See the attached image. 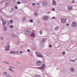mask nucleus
Wrapping results in <instances>:
<instances>
[{
    "label": "nucleus",
    "instance_id": "nucleus-1",
    "mask_svg": "<svg viewBox=\"0 0 77 77\" xmlns=\"http://www.w3.org/2000/svg\"><path fill=\"white\" fill-rule=\"evenodd\" d=\"M10 48V44L9 42H8L5 46V51H9V48Z\"/></svg>",
    "mask_w": 77,
    "mask_h": 77
},
{
    "label": "nucleus",
    "instance_id": "nucleus-2",
    "mask_svg": "<svg viewBox=\"0 0 77 77\" xmlns=\"http://www.w3.org/2000/svg\"><path fill=\"white\" fill-rule=\"evenodd\" d=\"M61 20V23L62 24H63L64 23H65L66 22V19L65 18H62L60 19Z\"/></svg>",
    "mask_w": 77,
    "mask_h": 77
},
{
    "label": "nucleus",
    "instance_id": "nucleus-3",
    "mask_svg": "<svg viewBox=\"0 0 77 77\" xmlns=\"http://www.w3.org/2000/svg\"><path fill=\"white\" fill-rule=\"evenodd\" d=\"M43 5L44 6H47L48 5V2L47 1H44L43 2Z\"/></svg>",
    "mask_w": 77,
    "mask_h": 77
},
{
    "label": "nucleus",
    "instance_id": "nucleus-4",
    "mask_svg": "<svg viewBox=\"0 0 77 77\" xmlns=\"http://www.w3.org/2000/svg\"><path fill=\"white\" fill-rule=\"evenodd\" d=\"M45 64H43L41 67H38V69H42V70H43V69H44V68H45Z\"/></svg>",
    "mask_w": 77,
    "mask_h": 77
},
{
    "label": "nucleus",
    "instance_id": "nucleus-5",
    "mask_svg": "<svg viewBox=\"0 0 77 77\" xmlns=\"http://www.w3.org/2000/svg\"><path fill=\"white\" fill-rule=\"evenodd\" d=\"M19 53L18 51H11L10 52V53L11 54H18Z\"/></svg>",
    "mask_w": 77,
    "mask_h": 77
},
{
    "label": "nucleus",
    "instance_id": "nucleus-6",
    "mask_svg": "<svg viewBox=\"0 0 77 77\" xmlns=\"http://www.w3.org/2000/svg\"><path fill=\"white\" fill-rule=\"evenodd\" d=\"M70 70L71 72H75V69L73 67H71L70 69Z\"/></svg>",
    "mask_w": 77,
    "mask_h": 77
},
{
    "label": "nucleus",
    "instance_id": "nucleus-7",
    "mask_svg": "<svg viewBox=\"0 0 77 77\" xmlns=\"http://www.w3.org/2000/svg\"><path fill=\"white\" fill-rule=\"evenodd\" d=\"M36 64L37 65H41V64H42V62L40 60L36 62Z\"/></svg>",
    "mask_w": 77,
    "mask_h": 77
},
{
    "label": "nucleus",
    "instance_id": "nucleus-8",
    "mask_svg": "<svg viewBox=\"0 0 77 77\" xmlns=\"http://www.w3.org/2000/svg\"><path fill=\"white\" fill-rule=\"evenodd\" d=\"M36 54L37 56L40 57H42H42H43V56H42V55L40 54H39L37 52H36Z\"/></svg>",
    "mask_w": 77,
    "mask_h": 77
},
{
    "label": "nucleus",
    "instance_id": "nucleus-9",
    "mask_svg": "<svg viewBox=\"0 0 77 77\" xmlns=\"http://www.w3.org/2000/svg\"><path fill=\"white\" fill-rule=\"evenodd\" d=\"M52 4L53 6H56V5H57L56 2L55 0H53L52 1Z\"/></svg>",
    "mask_w": 77,
    "mask_h": 77
},
{
    "label": "nucleus",
    "instance_id": "nucleus-10",
    "mask_svg": "<svg viewBox=\"0 0 77 77\" xmlns=\"http://www.w3.org/2000/svg\"><path fill=\"white\" fill-rule=\"evenodd\" d=\"M47 40L46 38H43L41 42V44H44L45 42Z\"/></svg>",
    "mask_w": 77,
    "mask_h": 77
},
{
    "label": "nucleus",
    "instance_id": "nucleus-11",
    "mask_svg": "<svg viewBox=\"0 0 77 77\" xmlns=\"http://www.w3.org/2000/svg\"><path fill=\"white\" fill-rule=\"evenodd\" d=\"M72 25L73 27H75L77 26V24L75 22H73L72 23Z\"/></svg>",
    "mask_w": 77,
    "mask_h": 77
},
{
    "label": "nucleus",
    "instance_id": "nucleus-12",
    "mask_svg": "<svg viewBox=\"0 0 77 77\" xmlns=\"http://www.w3.org/2000/svg\"><path fill=\"white\" fill-rule=\"evenodd\" d=\"M2 74H3V75H6V77L8 75H9V73H7L6 72H4L2 73Z\"/></svg>",
    "mask_w": 77,
    "mask_h": 77
},
{
    "label": "nucleus",
    "instance_id": "nucleus-13",
    "mask_svg": "<svg viewBox=\"0 0 77 77\" xmlns=\"http://www.w3.org/2000/svg\"><path fill=\"white\" fill-rule=\"evenodd\" d=\"M43 19L44 20H47L48 19V16H46L43 17Z\"/></svg>",
    "mask_w": 77,
    "mask_h": 77
},
{
    "label": "nucleus",
    "instance_id": "nucleus-14",
    "mask_svg": "<svg viewBox=\"0 0 77 77\" xmlns=\"http://www.w3.org/2000/svg\"><path fill=\"white\" fill-rule=\"evenodd\" d=\"M3 30L4 31H7V30H8L7 26H5L3 28Z\"/></svg>",
    "mask_w": 77,
    "mask_h": 77
},
{
    "label": "nucleus",
    "instance_id": "nucleus-15",
    "mask_svg": "<svg viewBox=\"0 0 77 77\" xmlns=\"http://www.w3.org/2000/svg\"><path fill=\"white\" fill-rule=\"evenodd\" d=\"M30 36H32L33 38L34 36H35V33L34 32H32V33L30 35Z\"/></svg>",
    "mask_w": 77,
    "mask_h": 77
},
{
    "label": "nucleus",
    "instance_id": "nucleus-16",
    "mask_svg": "<svg viewBox=\"0 0 77 77\" xmlns=\"http://www.w3.org/2000/svg\"><path fill=\"white\" fill-rule=\"evenodd\" d=\"M68 9L69 11H71V9H72V7L70 6L68 7Z\"/></svg>",
    "mask_w": 77,
    "mask_h": 77
},
{
    "label": "nucleus",
    "instance_id": "nucleus-17",
    "mask_svg": "<svg viewBox=\"0 0 77 77\" xmlns=\"http://www.w3.org/2000/svg\"><path fill=\"white\" fill-rule=\"evenodd\" d=\"M30 31H29V29H27L25 31V33L26 34H27V35H28V34L29 33Z\"/></svg>",
    "mask_w": 77,
    "mask_h": 77
},
{
    "label": "nucleus",
    "instance_id": "nucleus-18",
    "mask_svg": "<svg viewBox=\"0 0 77 77\" xmlns=\"http://www.w3.org/2000/svg\"><path fill=\"white\" fill-rule=\"evenodd\" d=\"M39 32V33H40V35H42V30H41Z\"/></svg>",
    "mask_w": 77,
    "mask_h": 77
},
{
    "label": "nucleus",
    "instance_id": "nucleus-19",
    "mask_svg": "<svg viewBox=\"0 0 77 77\" xmlns=\"http://www.w3.org/2000/svg\"><path fill=\"white\" fill-rule=\"evenodd\" d=\"M29 22L30 23H33V19H30L29 20Z\"/></svg>",
    "mask_w": 77,
    "mask_h": 77
},
{
    "label": "nucleus",
    "instance_id": "nucleus-20",
    "mask_svg": "<svg viewBox=\"0 0 77 77\" xmlns=\"http://www.w3.org/2000/svg\"><path fill=\"white\" fill-rule=\"evenodd\" d=\"M59 29V26H56L55 28V30H58Z\"/></svg>",
    "mask_w": 77,
    "mask_h": 77
},
{
    "label": "nucleus",
    "instance_id": "nucleus-21",
    "mask_svg": "<svg viewBox=\"0 0 77 77\" xmlns=\"http://www.w3.org/2000/svg\"><path fill=\"white\" fill-rule=\"evenodd\" d=\"M4 63H6V64H8V65H9V63H8L6 61H5Z\"/></svg>",
    "mask_w": 77,
    "mask_h": 77
},
{
    "label": "nucleus",
    "instance_id": "nucleus-22",
    "mask_svg": "<svg viewBox=\"0 0 77 77\" xmlns=\"http://www.w3.org/2000/svg\"><path fill=\"white\" fill-rule=\"evenodd\" d=\"M17 45H19L20 44V42L19 41L17 42Z\"/></svg>",
    "mask_w": 77,
    "mask_h": 77
},
{
    "label": "nucleus",
    "instance_id": "nucleus-23",
    "mask_svg": "<svg viewBox=\"0 0 77 77\" xmlns=\"http://www.w3.org/2000/svg\"><path fill=\"white\" fill-rule=\"evenodd\" d=\"M9 70H10V71H11L12 72H14V71L12 70V69H11L9 68Z\"/></svg>",
    "mask_w": 77,
    "mask_h": 77
},
{
    "label": "nucleus",
    "instance_id": "nucleus-24",
    "mask_svg": "<svg viewBox=\"0 0 77 77\" xmlns=\"http://www.w3.org/2000/svg\"><path fill=\"white\" fill-rule=\"evenodd\" d=\"M3 24H6V22L5 21H4V23L3 22Z\"/></svg>",
    "mask_w": 77,
    "mask_h": 77
},
{
    "label": "nucleus",
    "instance_id": "nucleus-25",
    "mask_svg": "<svg viewBox=\"0 0 77 77\" xmlns=\"http://www.w3.org/2000/svg\"><path fill=\"white\" fill-rule=\"evenodd\" d=\"M20 54H23V52L20 51Z\"/></svg>",
    "mask_w": 77,
    "mask_h": 77
},
{
    "label": "nucleus",
    "instance_id": "nucleus-26",
    "mask_svg": "<svg viewBox=\"0 0 77 77\" xmlns=\"http://www.w3.org/2000/svg\"><path fill=\"white\" fill-rule=\"evenodd\" d=\"M35 77H41L40 76V75H37L35 76Z\"/></svg>",
    "mask_w": 77,
    "mask_h": 77
},
{
    "label": "nucleus",
    "instance_id": "nucleus-27",
    "mask_svg": "<svg viewBox=\"0 0 77 77\" xmlns=\"http://www.w3.org/2000/svg\"><path fill=\"white\" fill-rule=\"evenodd\" d=\"M14 8H11V11H12V12H13V11H14Z\"/></svg>",
    "mask_w": 77,
    "mask_h": 77
},
{
    "label": "nucleus",
    "instance_id": "nucleus-28",
    "mask_svg": "<svg viewBox=\"0 0 77 77\" xmlns=\"http://www.w3.org/2000/svg\"><path fill=\"white\" fill-rule=\"evenodd\" d=\"M13 26H12V25H11L10 26V28H13Z\"/></svg>",
    "mask_w": 77,
    "mask_h": 77
},
{
    "label": "nucleus",
    "instance_id": "nucleus-29",
    "mask_svg": "<svg viewBox=\"0 0 77 77\" xmlns=\"http://www.w3.org/2000/svg\"><path fill=\"white\" fill-rule=\"evenodd\" d=\"M62 54L63 55L65 54V52H63L62 53Z\"/></svg>",
    "mask_w": 77,
    "mask_h": 77
},
{
    "label": "nucleus",
    "instance_id": "nucleus-30",
    "mask_svg": "<svg viewBox=\"0 0 77 77\" xmlns=\"http://www.w3.org/2000/svg\"><path fill=\"white\" fill-rule=\"evenodd\" d=\"M22 20L23 21H25V20H26V19L24 18H23Z\"/></svg>",
    "mask_w": 77,
    "mask_h": 77
},
{
    "label": "nucleus",
    "instance_id": "nucleus-31",
    "mask_svg": "<svg viewBox=\"0 0 77 77\" xmlns=\"http://www.w3.org/2000/svg\"><path fill=\"white\" fill-rule=\"evenodd\" d=\"M15 8L16 9H18V7L17 6H16L15 7Z\"/></svg>",
    "mask_w": 77,
    "mask_h": 77
},
{
    "label": "nucleus",
    "instance_id": "nucleus-32",
    "mask_svg": "<svg viewBox=\"0 0 77 77\" xmlns=\"http://www.w3.org/2000/svg\"><path fill=\"white\" fill-rule=\"evenodd\" d=\"M10 21L11 23H13V21L12 20H11Z\"/></svg>",
    "mask_w": 77,
    "mask_h": 77
},
{
    "label": "nucleus",
    "instance_id": "nucleus-33",
    "mask_svg": "<svg viewBox=\"0 0 77 77\" xmlns=\"http://www.w3.org/2000/svg\"><path fill=\"white\" fill-rule=\"evenodd\" d=\"M27 51H28V52H29L30 53L31 52V51H30V49H28L27 50Z\"/></svg>",
    "mask_w": 77,
    "mask_h": 77
},
{
    "label": "nucleus",
    "instance_id": "nucleus-34",
    "mask_svg": "<svg viewBox=\"0 0 77 77\" xmlns=\"http://www.w3.org/2000/svg\"><path fill=\"white\" fill-rule=\"evenodd\" d=\"M17 4H20V3H21V2H17Z\"/></svg>",
    "mask_w": 77,
    "mask_h": 77
},
{
    "label": "nucleus",
    "instance_id": "nucleus-35",
    "mask_svg": "<svg viewBox=\"0 0 77 77\" xmlns=\"http://www.w3.org/2000/svg\"><path fill=\"white\" fill-rule=\"evenodd\" d=\"M32 6H35V3H33L32 4Z\"/></svg>",
    "mask_w": 77,
    "mask_h": 77
},
{
    "label": "nucleus",
    "instance_id": "nucleus-36",
    "mask_svg": "<svg viewBox=\"0 0 77 77\" xmlns=\"http://www.w3.org/2000/svg\"><path fill=\"white\" fill-rule=\"evenodd\" d=\"M56 18V17H52V19H53L54 20V19H55Z\"/></svg>",
    "mask_w": 77,
    "mask_h": 77
},
{
    "label": "nucleus",
    "instance_id": "nucleus-37",
    "mask_svg": "<svg viewBox=\"0 0 77 77\" xmlns=\"http://www.w3.org/2000/svg\"><path fill=\"white\" fill-rule=\"evenodd\" d=\"M72 2L73 3H75V1H74V0H73V1H72Z\"/></svg>",
    "mask_w": 77,
    "mask_h": 77
},
{
    "label": "nucleus",
    "instance_id": "nucleus-38",
    "mask_svg": "<svg viewBox=\"0 0 77 77\" xmlns=\"http://www.w3.org/2000/svg\"><path fill=\"white\" fill-rule=\"evenodd\" d=\"M1 39H4V38L3 37H1Z\"/></svg>",
    "mask_w": 77,
    "mask_h": 77
},
{
    "label": "nucleus",
    "instance_id": "nucleus-39",
    "mask_svg": "<svg viewBox=\"0 0 77 77\" xmlns=\"http://www.w3.org/2000/svg\"><path fill=\"white\" fill-rule=\"evenodd\" d=\"M9 5V3H6V4H5V5Z\"/></svg>",
    "mask_w": 77,
    "mask_h": 77
},
{
    "label": "nucleus",
    "instance_id": "nucleus-40",
    "mask_svg": "<svg viewBox=\"0 0 77 77\" xmlns=\"http://www.w3.org/2000/svg\"><path fill=\"white\" fill-rule=\"evenodd\" d=\"M38 13H36L35 14V15H37V16H38Z\"/></svg>",
    "mask_w": 77,
    "mask_h": 77
},
{
    "label": "nucleus",
    "instance_id": "nucleus-41",
    "mask_svg": "<svg viewBox=\"0 0 77 77\" xmlns=\"http://www.w3.org/2000/svg\"><path fill=\"white\" fill-rule=\"evenodd\" d=\"M10 68H15V67H12L11 66H10Z\"/></svg>",
    "mask_w": 77,
    "mask_h": 77
},
{
    "label": "nucleus",
    "instance_id": "nucleus-42",
    "mask_svg": "<svg viewBox=\"0 0 77 77\" xmlns=\"http://www.w3.org/2000/svg\"><path fill=\"white\" fill-rule=\"evenodd\" d=\"M1 19H2V21L4 23V21H3V18H1Z\"/></svg>",
    "mask_w": 77,
    "mask_h": 77
},
{
    "label": "nucleus",
    "instance_id": "nucleus-43",
    "mask_svg": "<svg viewBox=\"0 0 77 77\" xmlns=\"http://www.w3.org/2000/svg\"><path fill=\"white\" fill-rule=\"evenodd\" d=\"M49 47L51 48V47H52V45H49Z\"/></svg>",
    "mask_w": 77,
    "mask_h": 77
},
{
    "label": "nucleus",
    "instance_id": "nucleus-44",
    "mask_svg": "<svg viewBox=\"0 0 77 77\" xmlns=\"http://www.w3.org/2000/svg\"><path fill=\"white\" fill-rule=\"evenodd\" d=\"M66 25L67 26H69V24H66Z\"/></svg>",
    "mask_w": 77,
    "mask_h": 77
},
{
    "label": "nucleus",
    "instance_id": "nucleus-45",
    "mask_svg": "<svg viewBox=\"0 0 77 77\" xmlns=\"http://www.w3.org/2000/svg\"><path fill=\"white\" fill-rule=\"evenodd\" d=\"M60 47V45H58V46H57V48H59V47Z\"/></svg>",
    "mask_w": 77,
    "mask_h": 77
},
{
    "label": "nucleus",
    "instance_id": "nucleus-46",
    "mask_svg": "<svg viewBox=\"0 0 77 77\" xmlns=\"http://www.w3.org/2000/svg\"><path fill=\"white\" fill-rule=\"evenodd\" d=\"M54 8H53L52 9V10L53 11H54Z\"/></svg>",
    "mask_w": 77,
    "mask_h": 77
},
{
    "label": "nucleus",
    "instance_id": "nucleus-47",
    "mask_svg": "<svg viewBox=\"0 0 77 77\" xmlns=\"http://www.w3.org/2000/svg\"><path fill=\"white\" fill-rule=\"evenodd\" d=\"M75 60H72V62H74V61H75Z\"/></svg>",
    "mask_w": 77,
    "mask_h": 77
},
{
    "label": "nucleus",
    "instance_id": "nucleus-48",
    "mask_svg": "<svg viewBox=\"0 0 77 77\" xmlns=\"http://www.w3.org/2000/svg\"><path fill=\"white\" fill-rule=\"evenodd\" d=\"M30 56H32V54H31Z\"/></svg>",
    "mask_w": 77,
    "mask_h": 77
},
{
    "label": "nucleus",
    "instance_id": "nucleus-49",
    "mask_svg": "<svg viewBox=\"0 0 77 77\" xmlns=\"http://www.w3.org/2000/svg\"><path fill=\"white\" fill-rule=\"evenodd\" d=\"M70 61H72V60H70Z\"/></svg>",
    "mask_w": 77,
    "mask_h": 77
},
{
    "label": "nucleus",
    "instance_id": "nucleus-50",
    "mask_svg": "<svg viewBox=\"0 0 77 77\" xmlns=\"http://www.w3.org/2000/svg\"><path fill=\"white\" fill-rule=\"evenodd\" d=\"M0 12H1V9H0Z\"/></svg>",
    "mask_w": 77,
    "mask_h": 77
},
{
    "label": "nucleus",
    "instance_id": "nucleus-51",
    "mask_svg": "<svg viewBox=\"0 0 77 77\" xmlns=\"http://www.w3.org/2000/svg\"><path fill=\"white\" fill-rule=\"evenodd\" d=\"M57 70H58V68H57Z\"/></svg>",
    "mask_w": 77,
    "mask_h": 77
},
{
    "label": "nucleus",
    "instance_id": "nucleus-52",
    "mask_svg": "<svg viewBox=\"0 0 77 77\" xmlns=\"http://www.w3.org/2000/svg\"><path fill=\"white\" fill-rule=\"evenodd\" d=\"M37 4H38V5H39V4L38 3Z\"/></svg>",
    "mask_w": 77,
    "mask_h": 77
},
{
    "label": "nucleus",
    "instance_id": "nucleus-53",
    "mask_svg": "<svg viewBox=\"0 0 77 77\" xmlns=\"http://www.w3.org/2000/svg\"><path fill=\"white\" fill-rule=\"evenodd\" d=\"M48 13H50V12H48Z\"/></svg>",
    "mask_w": 77,
    "mask_h": 77
},
{
    "label": "nucleus",
    "instance_id": "nucleus-54",
    "mask_svg": "<svg viewBox=\"0 0 77 77\" xmlns=\"http://www.w3.org/2000/svg\"><path fill=\"white\" fill-rule=\"evenodd\" d=\"M17 63H18V62H17Z\"/></svg>",
    "mask_w": 77,
    "mask_h": 77
},
{
    "label": "nucleus",
    "instance_id": "nucleus-55",
    "mask_svg": "<svg viewBox=\"0 0 77 77\" xmlns=\"http://www.w3.org/2000/svg\"><path fill=\"white\" fill-rule=\"evenodd\" d=\"M22 47V48H23V47Z\"/></svg>",
    "mask_w": 77,
    "mask_h": 77
}]
</instances>
